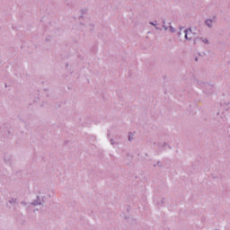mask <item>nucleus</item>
Wrapping results in <instances>:
<instances>
[{"label":"nucleus","mask_w":230,"mask_h":230,"mask_svg":"<svg viewBox=\"0 0 230 230\" xmlns=\"http://www.w3.org/2000/svg\"><path fill=\"white\" fill-rule=\"evenodd\" d=\"M185 39H193V32H191V29L185 31Z\"/></svg>","instance_id":"1"},{"label":"nucleus","mask_w":230,"mask_h":230,"mask_svg":"<svg viewBox=\"0 0 230 230\" xmlns=\"http://www.w3.org/2000/svg\"><path fill=\"white\" fill-rule=\"evenodd\" d=\"M211 22H213V21H211V20H207L206 21V24L208 25V28H211Z\"/></svg>","instance_id":"2"}]
</instances>
